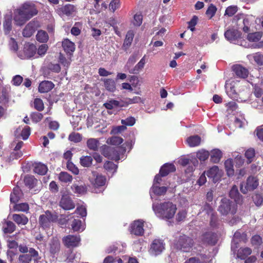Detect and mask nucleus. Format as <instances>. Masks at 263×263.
Masks as SVG:
<instances>
[{"label": "nucleus", "instance_id": "603ef678", "mask_svg": "<svg viewBox=\"0 0 263 263\" xmlns=\"http://www.w3.org/2000/svg\"><path fill=\"white\" fill-rule=\"evenodd\" d=\"M216 11V7L213 4H211L206 11V14L209 17V18L211 19L214 16Z\"/></svg>", "mask_w": 263, "mask_h": 263}, {"label": "nucleus", "instance_id": "79ce46f5", "mask_svg": "<svg viewBox=\"0 0 263 263\" xmlns=\"http://www.w3.org/2000/svg\"><path fill=\"white\" fill-rule=\"evenodd\" d=\"M71 228L74 231H82L84 230V226L82 224L81 220L74 219L71 224Z\"/></svg>", "mask_w": 263, "mask_h": 263}, {"label": "nucleus", "instance_id": "1a4fd4ad", "mask_svg": "<svg viewBox=\"0 0 263 263\" xmlns=\"http://www.w3.org/2000/svg\"><path fill=\"white\" fill-rule=\"evenodd\" d=\"M164 249V244L162 241L159 239H155L151 245L149 252L152 255L156 256L163 251Z\"/></svg>", "mask_w": 263, "mask_h": 263}, {"label": "nucleus", "instance_id": "052dcab7", "mask_svg": "<svg viewBox=\"0 0 263 263\" xmlns=\"http://www.w3.org/2000/svg\"><path fill=\"white\" fill-rule=\"evenodd\" d=\"M252 198L254 202L257 206L260 205L263 203V197L260 194H255Z\"/></svg>", "mask_w": 263, "mask_h": 263}, {"label": "nucleus", "instance_id": "8fccbe9b", "mask_svg": "<svg viewBox=\"0 0 263 263\" xmlns=\"http://www.w3.org/2000/svg\"><path fill=\"white\" fill-rule=\"evenodd\" d=\"M117 165L112 162L107 161L104 164V168L107 171L114 173L116 171Z\"/></svg>", "mask_w": 263, "mask_h": 263}, {"label": "nucleus", "instance_id": "423d86ee", "mask_svg": "<svg viewBox=\"0 0 263 263\" xmlns=\"http://www.w3.org/2000/svg\"><path fill=\"white\" fill-rule=\"evenodd\" d=\"M57 219V216L53 214L49 211H46L44 214L40 215L39 217V224L43 229H45L50 227L51 222Z\"/></svg>", "mask_w": 263, "mask_h": 263}, {"label": "nucleus", "instance_id": "bf43d9fd", "mask_svg": "<svg viewBox=\"0 0 263 263\" xmlns=\"http://www.w3.org/2000/svg\"><path fill=\"white\" fill-rule=\"evenodd\" d=\"M68 139L70 141L77 143L81 141L82 138L80 134L72 133L69 135Z\"/></svg>", "mask_w": 263, "mask_h": 263}, {"label": "nucleus", "instance_id": "473e14b6", "mask_svg": "<svg viewBox=\"0 0 263 263\" xmlns=\"http://www.w3.org/2000/svg\"><path fill=\"white\" fill-rule=\"evenodd\" d=\"M22 196L21 190L18 187H15L13 192L10 195V201L12 203H15L20 200Z\"/></svg>", "mask_w": 263, "mask_h": 263}, {"label": "nucleus", "instance_id": "13d9d810", "mask_svg": "<svg viewBox=\"0 0 263 263\" xmlns=\"http://www.w3.org/2000/svg\"><path fill=\"white\" fill-rule=\"evenodd\" d=\"M67 168L75 175H78L79 173L78 167L71 161H67Z\"/></svg>", "mask_w": 263, "mask_h": 263}, {"label": "nucleus", "instance_id": "6ab92c4d", "mask_svg": "<svg viewBox=\"0 0 263 263\" xmlns=\"http://www.w3.org/2000/svg\"><path fill=\"white\" fill-rule=\"evenodd\" d=\"M104 106L107 109H112L117 107H125L124 100L119 101L110 99L104 104Z\"/></svg>", "mask_w": 263, "mask_h": 263}, {"label": "nucleus", "instance_id": "a211bd4d", "mask_svg": "<svg viewBox=\"0 0 263 263\" xmlns=\"http://www.w3.org/2000/svg\"><path fill=\"white\" fill-rule=\"evenodd\" d=\"M232 69L235 74L239 78L245 79L248 76V70L240 65H234Z\"/></svg>", "mask_w": 263, "mask_h": 263}, {"label": "nucleus", "instance_id": "e433bc0d", "mask_svg": "<svg viewBox=\"0 0 263 263\" xmlns=\"http://www.w3.org/2000/svg\"><path fill=\"white\" fill-rule=\"evenodd\" d=\"M222 157L221 152L218 149H213L211 152V160L215 163H218Z\"/></svg>", "mask_w": 263, "mask_h": 263}, {"label": "nucleus", "instance_id": "de8ad7c7", "mask_svg": "<svg viewBox=\"0 0 263 263\" xmlns=\"http://www.w3.org/2000/svg\"><path fill=\"white\" fill-rule=\"evenodd\" d=\"M123 141V138L120 137L113 136L108 138L107 140V143L111 145H118L121 144Z\"/></svg>", "mask_w": 263, "mask_h": 263}, {"label": "nucleus", "instance_id": "f704fd0d", "mask_svg": "<svg viewBox=\"0 0 263 263\" xmlns=\"http://www.w3.org/2000/svg\"><path fill=\"white\" fill-rule=\"evenodd\" d=\"M104 87L109 91L114 92L116 90V83L111 79H105L104 80Z\"/></svg>", "mask_w": 263, "mask_h": 263}, {"label": "nucleus", "instance_id": "39448f33", "mask_svg": "<svg viewBox=\"0 0 263 263\" xmlns=\"http://www.w3.org/2000/svg\"><path fill=\"white\" fill-rule=\"evenodd\" d=\"M258 180L253 176L249 177L246 182L240 184V189L243 194H247L248 192L253 191L258 186Z\"/></svg>", "mask_w": 263, "mask_h": 263}, {"label": "nucleus", "instance_id": "f03ea898", "mask_svg": "<svg viewBox=\"0 0 263 263\" xmlns=\"http://www.w3.org/2000/svg\"><path fill=\"white\" fill-rule=\"evenodd\" d=\"M153 209L156 214L163 219L172 218L177 210L176 205L170 201H164L160 203H154Z\"/></svg>", "mask_w": 263, "mask_h": 263}, {"label": "nucleus", "instance_id": "cd10ccee", "mask_svg": "<svg viewBox=\"0 0 263 263\" xmlns=\"http://www.w3.org/2000/svg\"><path fill=\"white\" fill-rule=\"evenodd\" d=\"M62 47L64 51L71 54L75 50L74 44L68 39H65L62 42Z\"/></svg>", "mask_w": 263, "mask_h": 263}, {"label": "nucleus", "instance_id": "864d4df0", "mask_svg": "<svg viewBox=\"0 0 263 263\" xmlns=\"http://www.w3.org/2000/svg\"><path fill=\"white\" fill-rule=\"evenodd\" d=\"M141 101V99L139 97H135L132 99L126 98L124 99L125 107L128 106L129 104L133 103H137Z\"/></svg>", "mask_w": 263, "mask_h": 263}, {"label": "nucleus", "instance_id": "f257e3e1", "mask_svg": "<svg viewBox=\"0 0 263 263\" xmlns=\"http://www.w3.org/2000/svg\"><path fill=\"white\" fill-rule=\"evenodd\" d=\"M37 13L38 10L34 4L25 3L14 11V21L16 25L22 26Z\"/></svg>", "mask_w": 263, "mask_h": 263}, {"label": "nucleus", "instance_id": "c756f323", "mask_svg": "<svg viewBox=\"0 0 263 263\" xmlns=\"http://www.w3.org/2000/svg\"><path fill=\"white\" fill-rule=\"evenodd\" d=\"M15 229L16 226L11 221H6L3 224V230L5 234H11L15 230Z\"/></svg>", "mask_w": 263, "mask_h": 263}, {"label": "nucleus", "instance_id": "49530a36", "mask_svg": "<svg viewBox=\"0 0 263 263\" xmlns=\"http://www.w3.org/2000/svg\"><path fill=\"white\" fill-rule=\"evenodd\" d=\"M262 36V33L260 32L249 33L247 35V39L250 42H256L259 41Z\"/></svg>", "mask_w": 263, "mask_h": 263}, {"label": "nucleus", "instance_id": "6e6552de", "mask_svg": "<svg viewBox=\"0 0 263 263\" xmlns=\"http://www.w3.org/2000/svg\"><path fill=\"white\" fill-rule=\"evenodd\" d=\"M59 206L65 210H69L74 209L75 204L70 195L64 193L62 195Z\"/></svg>", "mask_w": 263, "mask_h": 263}, {"label": "nucleus", "instance_id": "2f4dec72", "mask_svg": "<svg viewBox=\"0 0 263 263\" xmlns=\"http://www.w3.org/2000/svg\"><path fill=\"white\" fill-rule=\"evenodd\" d=\"M134 37L133 32L131 31H128L124 40L122 48L125 51H126L128 47L131 45Z\"/></svg>", "mask_w": 263, "mask_h": 263}, {"label": "nucleus", "instance_id": "7ed1b4c3", "mask_svg": "<svg viewBox=\"0 0 263 263\" xmlns=\"http://www.w3.org/2000/svg\"><path fill=\"white\" fill-rule=\"evenodd\" d=\"M218 211L223 215H234L237 211L236 203L229 199L223 198L221 200Z\"/></svg>", "mask_w": 263, "mask_h": 263}, {"label": "nucleus", "instance_id": "5701e85b", "mask_svg": "<svg viewBox=\"0 0 263 263\" xmlns=\"http://www.w3.org/2000/svg\"><path fill=\"white\" fill-rule=\"evenodd\" d=\"M218 172L219 168L218 166H214L207 171L206 175L208 177L212 178L213 181L216 183L220 178Z\"/></svg>", "mask_w": 263, "mask_h": 263}, {"label": "nucleus", "instance_id": "f8f14e48", "mask_svg": "<svg viewBox=\"0 0 263 263\" xmlns=\"http://www.w3.org/2000/svg\"><path fill=\"white\" fill-rule=\"evenodd\" d=\"M39 253L33 248H30L29 250V254L20 255L18 257V260L22 263H30L33 257L34 259H39Z\"/></svg>", "mask_w": 263, "mask_h": 263}, {"label": "nucleus", "instance_id": "a19ab883", "mask_svg": "<svg viewBox=\"0 0 263 263\" xmlns=\"http://www.w3.org/2000/svg\"><path fill=\"white\" fill-rule=\"evenodd\" d=\"M224 166L229 176H233L234 173L233 164L232 159H228L224 162Z\"/></svg>", "mask_w": 263, "mask_h": 263}, {"label": "nucleus", "instance_id": "4468645a", "mask_svg": "<svg viewBox=\"0 0 263 263\" xmlns=\"http://www.w3.org/2000/svg\"><path fill=\"white\" fill-rule=\"evenodd\" d=\"M80 241V238L79 235H69L63 238V242L67 248L78 246Z\"/></svg>", "mask_w": 263, "mask_h": 263}, {"label": "nucleus", "instance_id": "72a5a7b5", "mask_svg": "<svg viewBox=\"0 0 263 263\" xmlns=\"http://www.w3.org/2000/svg\"><path fill=\"white\" fill-rule=\"evenodd\" d=\"M252 253V250L249 248H240L237 252V256L241 259H245Z\"/></svg>", "mask_w": 263, "mask_h": 263}, {"label": "nucleus", "instance_id": "58836bf2", "mask_svg": "<svg viewBox=\"0 0 263 263\" xmlns=\"http://www.w3.org/2000/svg\"><path fill=\"white\" fill-rule=\"evenodd\" d=\"M93 158L90 156H83L80 158V164L84 167H88L92 164Z\"/></svg>", "mask_w": 263, "mask_h": 263}, {"label": "nucleus", "instance_id": "c85d7f7f", "mask_svg": "<svg viewBox=\"0 0 263 263\" xmlns=\"http://www.w3.org/2000/svg\"><path fill=\"white\" fill-rule=\"evenodd\" d=\"M12 219L18 225H26L28 222V218L24 214H13Z\"/></svg>", "mask_w": 263, "mask_h": 263}, {"label": "nucleus", "instance_id": "0e129e2a", "mask_svg": "<svg viewBox=\"0 0 263 263\" xmlns=\"http://www.w3.org/2000/svg\"><path fill=\"white\" fill-rule=\"evenodd\" d=\"M43 118V115L40 112H35L31 115V118L32 121L37 123L40 122Z\"/></svg>", "mask_w": 263, "mask_h": 263}, {"label": "nucleus", "instance_id": "aec40b11", "mask_svg": "<svg viewBox=\"0 0 263 263\" xmlns=\"http://www.w3.org/2000/svg\"><path fill=\"white\" fill-rule=\"evenodd\" d=\"M24 182L26 186L30 189H33L37 186L38 184H42L32 175H26L24 179Z\"/></svg>", "mask_w": 263, "mask_h": 263}, {"label": "nucleus", "instance_id": "680f3d73", "mask_svg": "<svg viewBox=\"0 0 263 263\" xmlns=\"http://www.w3.org/2000/svg\"><path fill=\"white\" fill-rule=\"evenodd\" d=\"M142 20L143 17L141 14H136L134 16V25L136 26H140L142 23Z\"/></svg>", "mask_w": 263, "mask_h": 263}, {"label": "nucleus", "instance_id": "09e8293b", "mask_svg": "<svg viewBox=\"0 0 263 263\" xmlns=\"http://www.w3.org/2000/svg\"><path fill=\"white\" fill-rule=\"evenodd\" d=\"M29 205L27 203H22L20 204H15L13 209L16 211L27 212L29 210Z\"/></svg>", "mask_w": 263, "mask_h": 263}, {"label": "nucleus", "instance_id": "4be33fe9", "mask_svg": "<svg viewBox=\"0 0 263 263\" xmlns=\"http://www.w3.org/2000/svg\"><path fill=\"white\" fill-rule=\"evenodd\" d=\"M54 86V84L49 81H43L40 83L39 91L42 93L47 92L50 91Z\"/></svg>", "mask_w": 263, "mask_h": 263}, {"label": "nucleus", "instance_id": "3c124183", "mask_svg": "<svg viewBox=\"0 0 263 263\" xmlns=\"http://www.w3.org/2000/svg\"><path fill=\"white\" fill-rule=\"evenodd\" d=\"M71 188L74 193L77 194H84L86 192V187L83 185L79 186L76 184H73Z\"/></svg>", "mask_w": 263, "mask_h": 263}, {"label": "nucleus", "instance_id": "ea45409f", "mask_svg": "<svg viewBox=\"0 0 263 263\" xmlns=\"http://www.w3.org/2000/svg\"><path fill=\"white\" fill-rule=\"evenodd\" d=\"M145 55H144L133 69L129 71L130 73L136 74L139 72L143 67L145 64Z\"/></svg>", "mask_w": 263, "mask_h": 263}, {"label": "nucleus", "instance_id": "6e6d98bb", "mask_svg": "<svg viewBox=\"0 0 263 263\" xmlns=\"http://www.w3.org/2000/svg\"><path fill=\"white\" fill-rule=\"evenodd\" d=\"M209 153L208 151L202 150L199 151L197 153V157L200 160V161H205L206 160L208 157H209Z\"/></svg>", "mask_w": 263, "mask_h": 263}, {"label": "nucleus", "instance_id": "4c0bfd02", "mask_svg": "<svg viewBox=\"0 0 263 263\" xmlns=\"http://www.w3.org/2000/svg\"><path fill=\"white\" fill-rule=\"evenodd\" d=\"M87 145L89 149L97 151L99 146V140L95 138H90L87 141Z\"/></svg>", "mask_w": 263, "mask_h": 263}, {"label": "nucleus", "instance_id": "4d7b16f0", "mask_svg": "<svg viewBox=\"0 0 263 263\" xmlns=\"http://www.w3.org/2000/svg\"><path fill=\"white\" fill-rule=\"evenodd\" d=\"M255 151L253 148L248 149L245 153V156L248 159V163H251L255 157Z\"/></svg>", "mask_w": 263, "mask_h": 263}, {"label": "nucleus", "instance_id": "b1692460", "mask_svg": "<svg viewBox=\"0 0 263 263\" xmlns=\"http://www.w3.org/2000/svg\"><path fill=\"white\" fill-rule=\"evenodd\" d=\"M175 170L176 168L173 164L166 163L161 167L159 173L161 176L164 177L170 173L175 172Z\"/></svg>", "mask_w": 263, "mask_h": 263}, {"label": "nucleus", "instance_id": "7c9ffc66", "mask_svg": "<svg viewBox=\"0 0 263 263\" xmlns=\"http://www.w3.org/2000/svg\"><path fill=\"white\" fill-rule=\"evenodd\" d=\"M48 168L46 165L41 163H35L33 171L35 173L41 175H45L47 172Z\"/></svg>", "mask_w": 263, "mask_h": 263}, {"label": "nucleus", "instance_id": "0eeeda50", "mask_svg": "<svg viewBox=\"0 0 263 263\" xmlns=\"http://www.w3.org/2000/svg\"><path fill=\"white\" fill-rule=\"evenodd\" d=\"M89 181L92 186L98 187L105 185L106 178L104 176L99 174L97 172L92 171L89 176Z\"/></svg>", "mask_w": 263, "mask_h": 263}, {"label": "nucleus", "instance_id": "5fc2aeb1", "mask_svg": "<svg viewBox=\"0 0 263 263\" xmlns=\"http://www.w3.org/2000/svg\"><path fill=\"white\" fill-rule=\"evenodd\" d=\"M34 108L39 111H42L44 109L43 101L39 98H36L34 99Z\"/></svg>", "mask_w": 263, "mask_h": 263}, {"label": "nucleus", "instance_id": "f3484780", "mask_svg": "<svg viewBox=\"0 0 263 263\" xmlns=\"http://www.w3.org/2000/svg\"><path fill=\"white\" fill-rule=\"evenodd\" d=\"M241 33L238 30L235 29H230L227 30L224 33L226 39L230 41L233 42L241 37Z\"/></svg>", "mask_w": 263, "mask_h": 263}, {"label": "nucleus", "instance_id": "9d476101", "mask_svg": "<svg viewBox=\"0 0 263 263\" xmlns=\"http://www.w3.org/2000/svg\"><path fill=\"white\" fill-rule=\"evenodd\" d=\"M130 232L136 236H142L144 234L143 221L141 220L134 221L130 224Z\"/></svg>", "mask_w": 263, "mask_h": 263}, {"label": "nucleus", "instance_id": "774afa93", "mask_svg": "<svg viewBox=\"0 0 263 263\" xmlns=\"http://www.w3.org/2000/svg\"><path fill=\"white\" fill-rule=\"evenodd\" d=\"M254 60L255 61V62L259 65H263V55L261 54L260 53H256L254 57Z\"/></svg>", "mask_w": 263, "mask_h": 263}, {"label": "nucleus", "instance_id": "e2e57ef3", "mask_svg": "<svg viewBox=\"0 0 263 263\" xmlns=\"http://www.w3.org/2000/svg\"><path fill=\"white\" fill-rule=\"evenodd\" d=\"M120 5V0H112L109 4V10L114 12L116 9L119 8Z\"/></svg>", "mask_w": 263, "mask_h": 263}, {"label": "nucleus", "instance_id": "dca6fc26", "mask_svg": "<svg viewBox=\"0 0 263 263\" xmlns=\"http://www.w3.org/2000/svg\"><path fill=\"white\" fill-rule=\"evenodd\" d=\"M204 243L211 245H214L217 242L216 235L213 232H207L203 234L200 238Z\"/></svg>", "mask_w": 263, "mask_h": 263}, {"label": "nucleus", "instance_id": "393cba45", "mask_svg": "<svg viewBox=\"0 0 263 263\" xmlns=\"http://www.w3.org/2000/svg\"><path fill=\"white\" fill-rule=\"evenodd\" d=\"M229 196L233 199L236 203H240L242 201V196L240 195L237 187L233 185L229 192Z\"/></svg>", "mask_w": 263, "mask_h": 263}, {"label": "nucleus", "instance_id": "c03bdc74", "mask_svg": "<svg viewBox=\"0 0 263 263\" xmlns=\"http://www.w3.org/2000/svg\"><path fill=\"white\" fill-rule=\"evenodd\" d=\"M59 180L64 183L71 182L72 180V176L67 172H62L59 175Z\"/></svg>", "mask_w": 263, "mask_h": 263}, {"label": "nucleus", "instance_id": "69168bd1", "mask_svg": "<svg viewBox=\"0 0 263 263\" xmlns=\"http://www.w3.org/2000/svg\"><path fill=\"white\" fill-rule=\"evenodd\" d=\"M237 7L236 6H229L225 11V15H228L229 16H233L237 11Z\"/></svg>", "mask_w": 263, "mask_h": 263}, {"label": "nucleus", "instance_id": "a878e982", "mask_svg": "<svg viewBox=\"0 0 263 263\" xmlns=\"http://www.w3.org/2000/svg\"><path fill=\"white\" fill-rule=\"evenodd\" d=\"M36 48L33 44H26L24 46V52L27 58H31L36 53Z\"/></svg>", "mask_w": 263, "mask_h": 263}, {"label": "nucleus", "instance_id": "37998d69", "mask_svg": "<svg viewBox=\"0 0 263 263\" xmlns=\"http://www.w3.org/2000/svg\"><path fill=\"white\" fill-rule=\"evenodd\" d=\"M36 38L40 42L45 43L48 40L49 36L45 31L41 30L38 31L36 35Z\"/></svg>", "mask_w": 263, "mask_h": 263}, {"label": "nucleus", "instance_id": "a18cd8bd", "mask_svg": "<svg viewBox=\"0 0 263 263\" xmlns=\"http://www.w3.org/2000/svg\"><path fill=\"white\" fill-rule=\"evenodd\" d=\"M153 192L158 196L164 194L167 191V187L165 186H158L156 184H153L152 187Z\"/></svg>", "mask_w": 263, "mask_h": 263}, {"label": "nucleus", "instance_id": "338daca9", "mask_svg": "<svg viewBox=\"0 0 263 263\" xmlns=\"http://www.w3.org/2000/svg\"><path fill=\"white\" fill-rule=\"evenodd\" d=\"M198 17L196 15H194L191 19V20L189 22V26L188 28L190 29L192 31L195 30V26L197 23Z\"/></svg>", "mask_w": 263, "mask_h": 263}, {"label": "nucleus", "instance_id": "bb28decb", "mask_svg": "<svg viewBox=\"0 0 263 263\" xmlns=\"http://www.w3.org/2000/svg\"><path fill=\"white\" fill-rule=\"evenodd\" d=\"M58 11L61 14L70 16L75 11V7L72 5L67 4L59 8Z\"/></svg>", "mask_w": 263, "mask_h": 263}, {"label": "nucleus", "instance_id": "2eb2a0df", "mask_svg": "<svg viewBox=\"0 0 263 263\" xmlns=\"http://www.w3.org/2000/svg\"><path fill=\"white\" fill-rule=\"evenodd\" d=\"M60 242L57 237H53L48 244V249L52 255L58 254L60 250Z\"/></svg>", "mask_w": 263, "mask_h": 263}, {"label": "nucleus", "instance_id": "ddd939ff", "mask_svg": "<svg viewBox=\"0 0 263 263\" xmlns=\"http://www.w3.org/2000/svg\"><path fill=\"white\" fill-rule=\"evenodd\" d=\"M39 27L37 21H32L25 26L23 30V35L24 37H30Z\"/></svg>", "mask_w": 263, "mask_h": 263}, {"label": "nucleus", "instance_id": "c9c22d12", "mask_svg": "<svg viewBox=\"0 0 263 263\" xmlns=\"http://www.w3.org/2000/svg\"><path fill=\"white\" fill-rule=\"evenodd\" d=\"M186 141L190 147H194L199 145L201 138L198 135L193 136L189 137Z\"/></svg>", "mask_w": 263, "mask_h": 263}, {"label": "nucleus", "instance_id": "9b49d317", "mask_svg": "<svg viewBox=\"0 0 263 263\" xmlns=\"http://www.w3.org/2000/svg\"><path fill=\"white\" fill-rule=\"evenodd\" d=\"M102 154L108 159L115 161H118L120 159L119 154L115 148L105 145L102 149Z\"/></svg>", "mask_w": 263, "mask_h": 263}, {"label": "nucleus", "instance_id": "20e7f679", "mask_svg": "<svg viewBox=\"0 0 263 263\" xmlns=\"http://www.w3.org/2000/svg\"><path fill=\"white\" fill-rule=\"evenodd\" d=\"M194 241L191 238L183 235L179 237L176 243V247L183 252H189L192 249Z\"/></svg>", "mask_w": 263, "mask_h": 263}, {"label": "nucleus", "instance_id": "412c9836", "mask_svg": "<svg viewBox=\"0 0 263 263\" xmlns=\"http://www.w3.org/2000/svg\"><path fill=\"white\" fill-rule=\"evenodd\" d=\"M12 16L10 14H6L4 16L3 21L4 31L6 34H8L12 30Z\"/></svg>", "mask_w": 263, "mask_h": 263}]
</instances>
